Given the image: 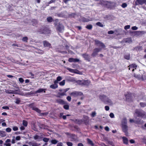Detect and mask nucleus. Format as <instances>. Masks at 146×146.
<instances>
[{
	"label": "nucleus",
	"instance_id": "nucleus-64",
	"mask_svg": "<svg viewBox=\"0 0 146 146\" xmlns=\"http://www.w3.org/2000/svg\"><path fill=\"white\" fill-rule=\"evenodd\" d=\"M66 99L69 102H70L71 99V97L69 96L67 97Z\"/></svg>",
	"mask_w": 146,
	"mask_h": 146
},
{
	"label": "nucleus",
	"instance_id": "nucleus-22",
	"mask_svg": "<svg viewBox=\"0 0 146 146\" xmlns=\"http://www.w3.org/2000/svg\"><path fill=\"white\" fill-rule=\"evenodd\" d=\"M123 41L125 43H131L132 42L131 39L130 38H127L123 40Z\"/></svg>",
	"mask_w": 146,
	"mask_h": 146
},
{
	"label": "nucleus",
	"instance_id": "nucleus-54",
	"mask_svg": "<svg viewBox=\"0 0 146 146\" xmlns=\"http://www.w3.org/2000/svg\"><path fill=\"white\" fill-rule=\"evenodd\" d=\"M13 129L14 131H16L18 130V128L17 126H14L13 128Z\"/></svg>",
	"mask_w": 146,
	"mask_h": 146
},
{
	"label": "nucleus",
	"instance_id": "nucleus-61",
	"mask_svg": "<svg viewBox=\"0 0 146 146\" xmlns=\"http://www.w3.org/2000/svg\"><path fill=\"white\" fill-rule=\"evenodd\" d=\"M69 109V106L68 105H64V109L67 110H68Z\"/></svg>",
	"mask_w": 146,
	"mask_h": 146
},
{
	"label": "nucleus",
	"instance_id": "nucleus-15",
	"mask_svg": "<svg viewBox=\"0 0 146 146\" xmlns=\"http://www.w3.org/2000/svg\"><path fill=\"white\" fill-rule=\"evenodd\" d=\"M133 75L134 77L138 79L142 80H143L144 79L142 76L140 75H138L135 74H134Z\"/></svg>",
	"mask_w": 146,
	"mask_h": 146
},
{
	"label": "nucleus",
	"instance_id": "nucleus-12",
	"mask_svg": "<svg viewBox=\"0 0 146 146\" xmlns=\"http://www.w3.org/2000/svg\"><path fill=\"white\" fill-rule=\"evenodd\" d=\"M17 90H6L5 91V92L7 94H17Z\"/></svg>",
	"mask_w": 146,
	"mask_h": 146
},
{
	"label": "nucleus",
	"instance_id": "nucleus-45",
	"mask_svg": "<svg viewBox=\"0 0 146 146\" xmlns=\"http://www.w3.org/2000/svg\"><path fill=\"white\" fill-rule=\"evenodd\" d=\"M92 26L91 25H87L86 27V28L90 30L92 29Z\"/></svg>",
	"mask_w": 146,
	"mask_h": 146
},
{
	"label": "nucleus",
	"instance_id": "nucleus-18",
	"mask_svg": "<svg viewBox=\"0 0 146 146\" xmlns=\"http://www.w3.org/2000/svg\"><path fill=\"white\" fill-rule=\"evenodd\" d=\"M127 121L126 117H124L121 121L122 125H127Z\"/></svg>",
	"mask_w": 146,
	"mask_h": 146
},
{
	"label": "nucleus",
	"instance_id": "nucleus-4",
	"mask_svg": "<svg viewBox=\"0 0 146 146\" xmlns=\"http://www.w3.org/2000/svg\"><path fill=\"white\" fill-rule=\"evenodd\" d=\"M134 115H136L139 117L146 118V113L141 110L136 109L135 110Z\"/></svg>",
	"mask_w": 146,
	"mask_h": 146
},
{
	"label": "nucleus",
	"instance_id": "nucleus-43",
	"mask_svg": "<svg viewBox=\"0 0 146 146\" xmlns=\"http://www.w3.org/2000/svg\"><path fill=\"white\" fill-rule=\"evenodd\" d=\"M96 25L101 27H104V25L101 23L100 22H98L96 23Z\"/></svg>",
	"mask_w": 146,
	"mask_h": 146
},
{
	"label": "nucleus",
	"instance_id": "nucleus-42",
	"mask_svg": "<svg viewBox=\"0 0 146 146\" xmlns=\"http://www.w3.org/2000/svg\"><path fill=\"white\" fill-rule=\"evenodd\" d=\"M137 66V65L135 64H132L129 66V67H130L131 68H135V69H136V68Z\"/></svg>",
	"mask_w": 146,
	"mask_h": 146
},
{
	"label": "nucleus",
	"instance_id": "nucleus-41",
	"mask_svg": "<svg viewBox=\"0 0 146 146\" xmlns=\"http://www.w3.org/2000/svg\"><path fill=\"white\" fill-rule=\"evenodd\" d=\"M58 142V141L56 139H52L51 141V142L52 144H56Z\"/></svg>",
	"mask_w": 146,
	"mask_h": 146
},
{
	"label": "nucleus",
	"instance_id": "nucleus-5",
	"mask_svg": "<svg viewBox=\"0 0 146 146\" xmlns=\"http://www.w3.org/2000/svg\"><path fill=\"white\" fill-rule=\"evenodd\" d=\"M71 96L74 97H77L78 96H81L83 95V93L80 92L74 91L71 93L70 94Z\"/></svg>",
	"mask_w": 146,
	"mask_h": 146
},
{
	"label": "nucleus",
	"instance_id": "nucleus-29",
	"mask_svg": "<svg viewBox=\"0 0 146 146\" xmlns=\"http://www.w3.org/2000/svg\"><path fill=\"white\" fill-rule=\"evenodd\" d=\"M46 20L49 23H51L54 21L52 17L50 16L47 17Z\"/></svg>",
	"mask_w": 146,
	"mask_h": 146
},
{
	"label": "nucleus",
	"instance_id": "nucleus-14",
	"mask_svg": "<svg viewBox=\"0 0 146 146\" xmlns=\"http://www.w3.org/2000/svg\"><path fill=\"white\" fill-rule=\"evenodd\" d=\"M144 122L143 120L139 118H137L136 120H135V123L138 125H142Z\"/></svg>",
	"mask_w": 146,
	"mask_h": 146
},
{
	"label": "nucleus",
	"instance_id": "nucleus-59",
	"mask_svg": "<svg viewBox=\"0 0 146 146\" xmlns=\"http://www.w3.org/2000/svg\"><path fill=\"white\" fill-rule=\"evenodd\" d=\"M2 109H5L9 110V108L8 106H4L2 107Z\"/></svg>",
	"mask_w": 146,
	"mask_h": 146
},
{
	"label": "nucleus",
	"instance_id": "nucleus-38",
	"mask_svg": "<svg viewBox=\"0 0 146 146\" xmlns=\"http://www.w3.org/2000/svg\"><path fill=\"white\" fill-rule=\"evenodd\" d=\"M76 14L74 13H71L69 15V17H74L76 15Z\"/></svg>",
	"mask_w": 146,
	"mask_h": 146
},
{
	"label": "nucleus",
	"instance_id": "nucleus-60",
	"mask_svg": "<svg viewBox=\"0 0 146 146\" xmlns=\"http://www.w3.org/2000/svg\"><path fill=\"white\" fill-rule=\"evenodd\" d=\"M39 137V136L37 135H36L34 136V138L35 140L38 139Z\"/></svg>",
	"mask_w": 146,
	"mask_h": 146
},
{
	"label": "nucleus",
	"instance_id": "nucleus-33",
	"mask_svg": "<svg viewBox=\"0 0 146 146\" xmlns=\"http://www.w3.org/2000/svg\"><path fill=\"white\" fill-rule=\"evenodd\" d=\"M28 40V38L27 36H25L22 39V40L25 42H27Z\"/></svg>",
	"mask_w": 146,
	"mask_h": 146
},
{
	"label": "nucleus",
	"instance_id": "nucleus-50",
	"mask_svg": "<svg viewBox=\"0 0 146 146\" xmlns=\"http://www.w3.org/2000/svg\"><path fill=\"white\" fill-rule=\"evenodd\" d=\"M59 117L60 118H62L64 119V115H63V113H60L59 115Z\"/></svg>",
	"mask_w": 146,
	"mask_h": 146
},
{
	"label": "nucleus",
	"instance_id": "nucleus-3",
	"mask_svg": "<svg viewBox=\"0 0 146 146\" xmlns=\"http://www.w3.org/2000/svg\"><path fill=\"white\" fill-rule=\"evenodd\" d=\"M37 32L40 34H46L50 33V30L46 26L42 25L40 28L38 29Z\"/></svg>",
	"mask_w": 146,
	"mask_h": 146
},
{
	"label": "nucleus",
	"instance_id": "nucleus-36",
	"mask_svg": "<svg viewBox=\"0 0 146 146\" xmlns=\"http://www.w3.org/2000/svg\"><path fill=\"white\" fill-rule=\"evenodd\" d=\"M77 83L79 84V85H81L82 86H83V80H78L76 82Z\"/></svg>",
	"mask_w": 146,
	"mask_h": 146
},
{
	"label": "nucleus",
	"instance_id": "nucleus-19",
	"mask_svg": "<svg viewBox=\"0 0 146 146\" xmlns=\"http://www.w3.org/2000/svg\"><path fill=\"white\" fill-rule=\"evenodd\" d=\"M136 34L138 35H144L146 33V32L144 31H137L135 32Z\"/></svg>",
	"mask_w": 146,
	"mask_h": 146
},
{
	"label": "nucleus",
	"instance_id": "nucleus-31",
	"mask_svg": "<svg viewBox=\"0 0 146 146\" xmlns=\"http://www.w3.org/2000/svg\"><path fill=\"white\" fill-rule=\"evenodd\" d=\"M87 140L88 143L90 144V145H92V146H94V144L93 143L92 141L90 139H87Z\"/></svg>",
	"mask_w": 146,
	"mask_h": 146
},
{
	"label": "nucleus",
	"instance_id": "nucleus-25",
	"mask_svg": "<svg viewBox=\"0 0 146 146\" xmlns=\"http://www.w3.org/2000/svg\"><path fill=\"white\" fill-rule=\"evenodd\" d=\"M54 84L51 85L50 87L52 89H55L58 87V86L57 84V83H55V81L54 82Z\"/></svg>",
	"mask_w": 146,
	"mask_h": 146
},
{
	"label": "nucleus",
	"instance_id": "nucleus-37",
	"mask_svg": "<svg viewBox=\"0 0 146 146\" xmlns=\"http://www.w3.org/2000/svg\"><path fill=\"white\" fill-rule=\"evenodd\" d=\"M56 30L59 32H61L62 31V28L60 25H58L56 27Z\"/></svg>",
	"mask_w": 146,
	"mask_h": 146
},
{
	"label": "nucleus",
	"instance_id": "nucleus-28",
	"mask_svg": "<svg viewBox=\"0 0 146 146\" xmlns=\"http://www.w3.org/2000/svg\"><path fill=\"white\" fill-rule=\"evenodd\" d=\"M32 25L34 26L37 27L38 21L34 19L32 21Z\"/></svg>",
	"mask_w": 146,
	"mask_h": 146
},
{
	"label": "nucleus",
	"instance_id": "nucleus-57",
	"mask_svg": "<svg viewBox=\"0 0 146 146\" xmlns=\"http://www.w3.org/2000/svg\"><path fill=\"white\" fill-rule=\"evenodd\" d=\"M36 93H35V92H34L33 91H31L30 92H29L28 93V94L30 95H32L33 94H35Z\"/></svg>",
	"mask_w": 146,
	"mask_h": 146
},
{
	"label": "nucleus",
	"instance_id": "nucleus-24",
	"mask_svg": "<svg viewBox=\"0 0 146 146\" xmlns=\"http://www.w3.org/2000/svg\"><path fill=\"white\" fill-rule=\"evenodd\" d=\"M126 100H130L131 99L132 94L129 93H128L127 94L125 95Z\"/></svg>",
	"mask_w": 146,
	"mask_h": 146
},
{
	"label": "nucleus",
	"instance_id": "nucleus-27",
	"mask_svg": "<svg viewBox=\"0 0 146 146\" xmlns=\"http://www.w3.org/2000/svg\"><path fill=\"white\" fill-rule=\"evenodd\" d=\"M105 103H107L108 104L111 105L112 104V102L110 99L108 98V97L105 100V102H104Z\"/></svg>",
	"mask_w": 146,
	"mask_h": 146
},
{
	"label": "nucleus",
	"instance_id": "nucleus-39",
	"mask_svg": "<svg viewBox=\"0 0 146 146\" xmlns=\"http://www.w3.org/2000/svg\"><path fill=\"white\" fill-rule=\"evenodd\" d=\"M58 96L59 97H61L64 96V92L62 93L59 92L57 94Z\"/></svg>",
	"mask_w": 146,
	"mask_h": 146
},
{
	"label": "nucleus",
	"instance_id": "nucleus-35",
	"mask_svg": "<svg viewBox=\"0 0 146 146\" xmlns=\"http://www.w3.org/2000/svg\"><path fill=\"white\" fill-rule=\"evenodd\" d=\"M23 125L25 127H27L28 125V122L25 120H23Z\"/></svg>",
	"mask_w": 146,
	"mask_h": 146
},
{
	"label": "nucleus",
	"instance_id": "nucleus-48",
	"mask_svg": "<svg viewBox=\"0 0 146 146\" xmlns=\"http://www.w3.org/2000/svg\"><path fill=\"white\" fill-rule=\"evenodd\" d=\"M121 7L123 8H125L127 6V4L126 3H123L121 5Z\"/></svg>",
	"mask_w": 146,
	"mask_h": 146
},
{
	"label": "nucleus",
	"instance_id": "nucleus-46",
	"mask_svg": "<svg viewBox=\"0 0 146 146\" xmlns=\"http://www.w3.org/2000/svg\"><path fill=\"white\" fill-rule=\"evenodd\" d=\"M21 102V100L19 98H17L15 103L17 104H19Z\"/></svg>",
	"mask_w": 146,
	"mask_h": 146
},
{
	"label": "nucleus",
	"instance_id": "nucleus-63",
	"mask_svg": "<svg viewBox=\"0 0 146 146\" xmlns=\"http://www.w3.org/2000/svg\"><path fill=\"white\" fill-rule=\"evenodd\" d=\"M131 29L133 30H137L138 29V28L135 26H133L131 27Z\"/></svg>",
	"mask_w": 146,
	"mask_h": 146
},
{
	"label": "nucleus",
	"instance_id": "nucleus-2",
	"mask_svg": "<svg viewBox=\"0 0 146 146\" xmlns=\"http://www.w3.org/2000/svg\"><path fill=\"white\" fill-rule=\"evenodd\" d=\"M29 107L31 108L33 110H34L36 112L40 113V115L41 116L46 115L48 113L47 112L41 113V110L38 108L36 107L34 105V103H31L30 104L29 106Z\"/></svg>",
	"mask_w": 146,
	"mask_h": 146
},
{
	"label": "nucleus",
	"instance_id": "nucleus-21",
	"mask_svg": "<svg viewBox=\"0 0 146 146\" xmlns=\"http://www.w3.org/2000/svg\"><path fill=\"white\" fill-rule=\"evenodd\" d=\"M46 90V89L44 88H40L38 89L37 91L35 92V93H39L42 92H45V91Z\"/></svg>",
	"mask_w": 146,
	"mask_h": 146
},
{
	"label": "nucleus",
	"instance_id": "nucleus-55",
	"mask_svg": "<svg viewBox=\"0 0 146 146\" xmlns=\"http://www.w3.org/2000/svg\"><path fill=\"white\" fill-rule=\"evenodd\" d=\"M6 130L7 132H10L11 131V128L9 127H8L6 129Z\"/></svg>",
	"mask_w": 146,
	"mask_h": 146
},
{
	"label": "nucleus",
	"instance_id": "nucleus-58",
	"mask_svg": "<svg viewBox=\"0 0 146 146\" xmlns=\"http://www.w3.org/2000/svg\"><path fill=\"white\" fill-rule=\"evenodd\" d=\"M83 21L84 22H88V21H90V20H89V19H86V18H84L83 19Z\"/></svg>",
	"mask_w": 146,
	"mask_h": 146
},
{
	"label": "nucleus",
	"instance_id": "nucleus-30",
	"mask_svg": "<svg viewBox=\"0 0 146 146\" xmlns=\"http://www.w3.org/2000/svg\"><path fill=\"white\" fill-rule=\"evenodd\" d=\"M56 102H57L59 103V104L63 105L64 104V101L61 99H58L56 100Z\"/></svg>",
	"mask_w": 146,
	"mask_h": 146
},
{
	"label": "nucleus",
	"instance_id": "nucleus-34",
	"mask_svg": "<svg viewBox=\"0 0 146 146\" xmlns=\"http://www.w3.org/2000/svg\"><path fill=\"white\" fill-rule=\"evenodd\" d=\"M124 57L125 59L129 60L130 59V55L129 54H127L124 56Z\"/></svg>",
	"mask_w": 146,
	"mask_h": 146
},
{
	"label": "nucleus",
	"instance_id": "nucleus-8",
	"mask_svg": "<svg viewBox=\"0 0 146 146\" xmlns=\"http://www.w3.org/2000/svg\"><path fill=\"white\" fill-rule=\"evenodd\" d=\"M101 50L100 48H95L94 50L92 53L91 55L93 57L96 56L97 55L98 53L100 52Z\"/></svg>",
	"mask_w": 146,
	"mask_h": 146
},
{
	"label": "nucleus",
	"instance_id": "nucleus-49",
	"mask_svg": "<svg viewBox=\"0 0 146 146\" xmlns=\"http://www.w3.org/2000/svg\"><path fill=\"white\" fill-rule=\"evenodd\" d=\"M49 140L48 138L44 137L43 138V140L45 142H47Z\"/></svg>",
	"mask_w": 146,
	"mask_h": 146
},
{
	"label": "nucleus",
	"instance_id": "nucleus-23",
	"mask_svg": "<svg viewBox=\"0 0 146 146\" xmlns=\"http://www.w3.org/2000/svg\"><path fill=\"white\" fill-rule=\"evenodd\" d=\"M70 137L72 138L71 141H75L76 140L77 138L76 136L74 134H72L70 135Z\"/></svg>",
	"mask_w": 146,
	"mask_h": 146
},
{
	"label": "nucleus",
	"instance_id": "nucleus-56",
	"mask_svg": "<svg viewBox=\"0 0 146 146\" xmlns=\"http://www.w3.org/2000/svg\"><path fill=\"white\" fill-rule=\"evenodd\" d=\"M130 25H126L124 27V29L125 30H127V29H129L130 28Z\"/></svg>",
	"mask_w": 146,
	"mask_h": 146
},
{
	"label": "nucleus",
	"instance_id": "nucleus-32",
	"mask_svg": "<svg viewBox=\"0 0 146 146\" xmlns=\"http://www.w3.org/2000/svg\"><path fill=\"white\" fill-rule=\"evenodd\" d=\"M62 80V78L60 76L56 78V80H55V83H58V82Z\"/></svg>",
	"mask_w": 146,
	"mask_h": 146
},
{
	"label": "nucleus",
	"instance_id": "nucleus-62",
	"mask_svg": "<svg viewBox=\"0 0 146 146\" xmlns=\"http://www.w3.org/2000/svg\"><path fill=\"white\" fill-rule=\"evenodd\" d=\"M110 117L111 118H113L114 117V115L113 113H111L110 114Z\"/></svg>",
	"mask_w": 146,
	"mask_h": 146
},
{
	"label": "nucleus",
	"instance_id": "nucleus-13",
	"mask_svg": "<svg viewBox=\"0 0 146 146\" xmlns=\"http://www.w3.org/2000/svg\"><path fill=\"white\" fill-rule=\"evenodd\" d=\"M43 44L44 46L45 47H52L51 44L46 40L43 41Z\"/></svg>",
	"mask_w": 146,
	"mask_h": 146
},
{
	"label": "nucleus",
	"instance_id": "nucleus-20",
	"mask_svg": "<svg viewBox=\"0 0 146 146\" xmlns=\"http://www.w3.org/2000/svg\"><path fill=\"white\" fill-rule=\"evenodd\" d=\"M83 86H88L90 83V81L89 80H83Z\"/></svg>",
	"mask_w": 146,
	"mask_h": 146
},
{
	"label": "nucleus",
	"instance_id": "nucleus-7",
	"mask_svg": "<svg viewBox=\"0 0 146 146\" xmlns=\"http://www.w3.org/2000/svg\"><path fill=\"white\" fill-rule=\"evenodd\" d=\"M67 69L71 72L80 75H82V72L79 71L77 69H73L69 68H67Z\"/></svg>",
	"mask_w": 146,
	"mask_h": 146
},
{
	"label": "nucleus",
	"instance_id": "nucleus-10",
	"mask_svg": "<svg viewBox=\"0 0 146 146\" xmlns=\"http://www.w3.org/2000/svg\"><path fill=\"white\" fill-rule=\"evenodd\" d=\"M94 42L96 44L101 46L102 48H105L106 47L105 45L103 43L97 40H95Z\"/></svg>",
	"mask_w": 146,
	"mask_h": 146
},
{
	"label": "nucleus",
	"instance_id": "nucleus-1",
	"mask_svg": "<svg viewBox=\"0 0 146 146\" xmlns=\"http://www.w3.org/2000/svg\"><path fill=\"white\" fill-rule=\"evenodd\" d=\"M101 3V5L104 7L110 9H113L117 6L116 3H115L111 1H102Z\"/></svg>",
	"mask_w": 146,
	"mask_h": 146
},
{
	"label": "nucleus",
	"instance_id": "nucleus-47",
	"mask_svg": "<svg viewBox=\"0 0 146 146\" xmlns=\"http://www.w3.org/2000/svg\"><path fill=\"white\" fill-rule=\"evenodd\" d=\"M96 113L95 111L92 112L91 114V116L92 117H94L96 115Z\"/></svg>",
	"mask_w": 146,
	"mask_h": 146
},
{
	"label": "nucleus",
	"instance_id": "nucleus-26",
	"mask_svg": "<svg viewBox=\"0 0 146 146\" xmlns=\"http://www.w3.org/2000/svg\"><path fill=\"white\" fill-rule=\"evenodd\" d=\"M123 141L124 143L125 144H128V140L127 138L125 137H123L122 138Z\"/></svg>",
	"mask_w": 146,
	"mask_h": 146
},
{
	"label": "nucleus",
	"instance_id": "nucleus-40",
	"mask_svg": "<svg viewBox=\"0 0 146 146\" xmlns=\"http://www.w3.org/2000/svg\"><path fill=\"white\" fill-rule=\"evenodd\" d=\"M0 135L2 137H4L6 136L5 132L2 131H0Z\"/></svg>",
	"mask_w": 146,
	"mask_h": 146
},
{
	"label": "nucleus",
	"instance_id": "nucleus-51",
	"mask_svg": "<svg viewBox=\"0 0 146 146\" xmlns=\"http://www.w3.org/2000/svg\"><path fill=\"white\" fill-rule=\"evenodd\" d=\"M19 81L21 83H23L24 82V80L22 78H20L19 79Z\"/></svg>",
	"mask_w": 146,
	"mask_h": 146
},
{
	"label": "nucleus",
	"instance_id": "nucleus-17",
	"mask_svg": "<svg viewBox=\"0 0 146 146\" xmlns=\"http://www.w3.org/2000/svg\"><path fill=\"white\" fill-rule=\"evenodd\" d=\"M107 97L104 95H102L100 96L99 98L103 102H105V100Z\"/></svg>",
	"mask_w": 146,
	"mask_h": 146
},
{
	"label": "nucleus",
	"instance_id": "nucleus-11",
	"mask_svg": "<svg viewBox=\"0 0 146 146\" xmlns=\"http://www.w3.org/2000/svg\"><path fill=\"white\" fill-rule=\"evenodd\" d=\"M122 131L125 133L126 135H128V127L127 125H122Z\"/></svg>",
	"mask_w": 146,
	"mask_h": 146
},
{
	"label": "nucleus",
	"instance_id": "nucleus-53",
	"mask_svg": "<svg viewBox=\"0 0 146 146\" xmlns=\"http://www.w3.org/2000/svg\"><path fill=\"white\" fill-rule=\"evenodd\" d=\"M66 143L68 146H72L73 145L72 143L70 142H67Z\"/></svg>",
	"mask_w": 146,
	"mask_h": 146
},
{
	"label": "nucleus",
	"instance_id": "nucleus-16",
	"mask_svg": "<svg viewBox=\"0 0 146 146\" xmlns=\"http://www.w3.org/2000/svg\"><path fill=\"white\" fill-rule=\"evenodd\" d=\"M79 60L77 58H70L68 59V61L70 62H78L79 61Z\"/></svg>",
	"mask_w": 146,
	"mask_h": 146
},
{
	"label": "nucleus",
	"instance_id": "nucleus-9",
	"mask_svg": "<svg viewBox=\"0 0 146 146\" xmlns=\"http://www.w3.org/2000/svg\"><path fill=\"white\" fill-rule=\"evenodd\" d=\"M81 55L85 60H87L89 62L90 61V56L87 53H85L82 54Z\"/></svg>",
	"mask_w": 146,
	"mask_h": 146
},
{
	"label": "nucleus",
	"instance_id": "nucleus-6",
	"mask_svg": "<svg viewBox=\"0 0 146 146\" xmlns=\"http://www.w3.org/2000/svg\"><path fill=\"white\" fill-rule=\"evenodd\" d=\"M143 4L146 5V0H135V5H142Z\"/></svg>",
	"mask_w": 146,
	"mask_h": 146
},
{
	"label": "nucleus",
	"instance_id": "nucleus-52",
	"mask_svg": "<svg viewBox=\"0 0 146 146\" xmlns=\"http://www.w3.org/2000/svg\"><path fill=\"white\" fill-rule=\"evenodd\" d=\"M55 0H50V1L48 2V5H47V6H48L49 4L54 2H55Z\"/></svg>",
	"mask_w": 146,
	"mask_h": 146
},
{
	"label": "nucleus",
	"instance_id": "nucleus-44",
	"mask_svg": "<svg viewBox=\"0 0 146 146\" xmlns=\"http://www.w3.org/2000/svg\"><path fill=\"white\" fill-rule=\"evenodd\" d=\"M140 105L142 107H144L146 106V103L143 102H141L140 103Z\"/></svg>",
	"mask_w": 146,
	"mask_h": 146
}]
</instances>
